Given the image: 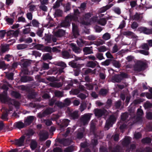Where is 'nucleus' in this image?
Instances as JSON below:
<instances>
[{
	"mask_svg": "<svg viewBox=\"0 0 152 152\" xmlns=\"http://www.w3.org/2000/svg\"><path fill=\"white\" fill-rule=\"evenodd\" d=\"M0 101L4 104L7 102L9 104L14 105L16 108H18L20 105L18 101L9 98L7 96V92L5 91H4L2 94H0Z\"/></svg>",
	"mask_w": 152,
	"mask_h": 152,
	"instance_id": "nucleus-1",
	"label": "nucleus"
},
{
	"mask_svg": "<svg viewBox=\"0 0 152 152\" xmlns=\"http://www.w3.org/2000/svg\"><path fill=\"white\" fill-rule=\"evenodd\" d=\"M73 16L68 15L65 17L64 20L61 21L60 24V27L65 28H69L70 26L71 22L73 21Z\"/></svg>",
	"mask_w": 152,
	"mask_h": 152,
	"instance_id": "nucleus-2",
	"label": "nucleus"
},
{
	"mask_svg": "<svg viewBox=\"0 0 152 152\" xmlns=\"http://www.w3.org/2000/svg\"><path fill=\"white\" fill-rule=\"evenodd\" d=\"M116 118L113 115H110L106 120L105 128L108 130L110 127L112 126L113 124L115 123Z\"/></svg>",
	"mask_w": 152,
	"mask_h": 152,
	"instance_id": "nucleus-3",
	"label": "nucleus"
},
{
	"mask_svg": "<svg viewBox=\"0 0 152 152\" xmlns=\"http://www.w3.org/2000/svg\"><path fill=\"white\" fill-rule=\"evenodd\" d=\"M146 65L145 63L140 61L135 64L134 66V70L135 71L140 72L145 69Z\"/></svg>",
	"mask_w": 152,
	"mask_h": 152,
	"instance_id": "nucleus-4",
	"label": "nucleus"
},
{
	"mask_svg": "<svg viewBox=\"0 0 152 152\" xmlns=\"http://www.w3.org/2000/svg\"><path fill=\"white\" fill-rule=\"evenodd\" d=\"M127 77V75L124 73L115 75L113 77V80L117 83H120L124 78Z\"/></svg>",
	"mask_w": 152,
	"mask_h": 152,
	"instance_id": "nucleus-5",
	"label": "nucleus"
},
{
	"mask_svg": "<svg viewBox=\"0 0 152 152\" xmlns=\"http://www.w3.org/2000/svg\"><path fill=\"white\" fill-rule=\"evenodd\" d=\"M24 135L22 136L18 139H15L14 141H11L14 143L18 147H20L24 145V141L25 139Z\"/></svg>",
	"mask_w": 152,
	"mask_h": 152,
	"instance_id": "nucleus-6",
	"label": "nucleus"
},
{
	"mask_svg": "<svg viewBox=\"0 0 152 152\" xmlns=\"http://www.w3.org/2000/svg\"><path fill=\"white\" fill-rule=\"evenodd\" d=\"M137 29L140 33L146 34H152V28H149L144 27H140Z\"/></svg>",
	"mask_w": 152,
	"mask_h": 152,
	"instance_id": "nucleus-7",
	"label": "nucleus"
},
{
	"mask_svg": "<svg viewBox=\"0 0 152 152\" xmlns=\"http://www.w3.org/2000/svg\"><path fill=\"white\" fill-rule=\"evenodd\" d=\"M91 115L90 114H86L84 115L81 118V121L85 125L88 124L90 120Z\"/></svg>",
	"mask_w": 152,
	"mask_h": 152,
	"instance_id": "nucleus-8",
	"label": "nucleus"
},
{
	"mask_svg": "<svg viewBox=\"0 0 152 152\" xmlns=\"http://www.w3.org/2000/svg\"><path fill=\"white\" fill-rule=\"evenodd\" d=\"M105 110L100 109L96 108L94 110V114L97 118L105 115Z\"/></svg>",
	"mask_w": 152,
	"mask_h": 152,
	"instance_id": "nucleus-9",
	"label": "nucleus"
},
{
	"mask_svg": "<svg viewBox=\"0 0 152 152\" xmlns=\"http://www.w3.org/2000/svg\"><path fill=\"white\" fill-rule=\"evenodd\" d=\"M72 24L73 35L74 38H76L80 35L79 29L75 23H72Z\"/></svg>",
	"mask_w": 152,
	"mask_h": 152,
	"instance_id": "nucleus-10",
	"label": "nucleus"
},
{
	"mask_svg": "<svg viewBox=\"0 0 152 152\" xmlns=\"http://www.w3.org/2000/svg\"><path fill=\"white\" fill-rule=\"evenodd\" d=\"M52 109L50 108H47L44 110L42 113H39L38 114V117L39 118H42L47 115L51 114L52 112Z\"/></svg>",
	"mask_w": 152,
	"mask_h": 152,
	"instance_id": "nucleus-11",
	"label": "nucleus"
},
{
	"mask_svg": "<svg viewBox=\"0 0 152 152\" xmlns=\"http://www.w3.org/2000/svg\"><path fill=\"white\" fill-rule=\"evenodd\" d=\"M19 34V31L17 30L14 31L13 30H10L7 31H6V34L7 37H16L18 36Z\"/></svg>",
	"mask_w": 152,
	"mask_h": 152,
	"instance_id": "nucleus-12",
	"label": "nucleus"
},
{
	"mask_svg": "<svg viewBox=\"0 0 152 152\" xmlns=\"http://www.w3.org/2000/svg\"><path fill=\"white\" fill-rule=\"evenodd\" d=\"M85 131V129L84 128L79 129L76 135V138L77 139L79 140L82 139L83 137Z\"/></svg>",
	"mask_w": 152,
	"mask_h": 152,
	"instance_id": "nucleus-13",
	"label": "nucleus"
},
{
	"mask_svg": "<svg viewBox=\"0 0 152 152\" xmlns=\"http://www.w3.org/2000/svg\"><path fill=\"white\" fill-rule=\"evenodd\" d=\"M65 30L59 29L55 32L54 35L57 37H61L65 35Z\"/></svg>",
	"mask_w": 152,
	"mask_h": 152,
	"instance_id": "nucleus-14",
	"label": "nucleus"
},
{
	"mask_svg": "<svg viewBox=\"0 0 152 152\" xmlns=\"http://www.w3.org/2000/svg\"><path fill=\"white\" fill-rule=\"evenodd\" d=\"M74 14L73 15L70 14H68V15H70L73 17V18L72 19L73 21H77L78 20L79 18L80 17V14L78 9H76L74 10Z\"/></svg>",
	"mask_w": 152,
	"mask_h": 152,
	"instance_id": "nucleus-15",
	"label": "nucleus"
},
{
	"mask_svg": "<svg viewBox=\"0 0 152 152\" xmlns=\"http://www.w3.org/2000/svg\"><path fill=\"white\" fill-rule=\"evenodd\" d=\"M25 123L20 121L15 123L13 125V126L18 129H20L24 128L25 127Z\"/></svg>",
	"mask_w": 152,
	"mask_h": 152,
	"instance_id": "nucleus-16",
	"label": "nucleus"
},
{
	"mask_svg": "<svg viewBox=\"0 0 152 152\" xmlns=\"http://www.w3.org/2000/svg\"><path fill=\"white\" fill-rule=\"evenodd\" d=\"M69 114L71 119L75 120L79 118V115L78 111H75L72 112H70Z\"/></svg>",
	"mask_w": 152,
	"mask_h": 152,
	"instance_id": "nucleus-17",
	"label": "nucleus"
},
{
	"mask_svg": "<svg viewBox=\"0 0 152 152\" xmlns=\"http://www.w3.org/2000/svg\"><path fill=\"white\" fill-rule=\"evenodd\" d=\"M83 51L85 55H87L93 53V47H85L83 48Z\"/></svg>",
	"mask_w": 152,
	"mask_h": 152,
	"instance_id": "nucleus-18",
	"label": "nucleus"
},
{
	"mask_svg": "<svg viewBox=\"0 0 152 152\" xmlns=\"http://www.w3.org/2000/svg\"><path fill=\"white\" fill-rule=\"evenodd\" d=\"M34 119V116H29L26 119L24 120V123L26 126H28L33 122Z\"/></svg>",
	"mask_w": 152,
	"mask_h": 152,
	"instance_id": "nucleus-19",
	"label": "nucleus"
},
{
	"mask_svg": "<svg viewBox=\"0 0 152 152\" xmlns=\"http://www.w3.org/2000/svg\"><path fill=\"white\" fill-rule=\"evenodd\" d=\"M70 121V120L67 119H64L62 122L59 125L61 129H63L64 128L66 127L69 125Z\"/></svg>",
	"mask_w": 152,
	"mask_h": 152,
	"instance_id": "nucleus-20",
	"label": "nucleus"
},
{
	"mask_svg": "<svg viewBox=\"0 0 152 152\" xmlns=\"http://www.w3.org/2000/svg\"><path fill=\"white\" fill-rule=\"evenodd\" d=\"M62 57L64 58L68 59L73 58V56L71 55L67 50H64L61 53Z\"/></svg>",
	"mask_w": 152,
	"mask_h": 152,
	"instance_id": "nucleus-21",
	"label": "nucleus"
},
{
	"mask_svg": "<svg viewBox=\"0 0 152 152\" xmlns=\"http://www.w3.org/2000/svg\"><path fill=\"white\" fill-rule=\"evenodd\" d=\"M9 50V45H2L1 46V49L0 51V54L1 55V54L5 53L6 51H8Z\"/></svg>",
	"mask_w": 152,
	"mask_h": 152,
	"instance_id": "nucleus-22",
	"label": "nucleus"
},
{
	"mask_svg": "<svg viewBox=\"0 0 152 152\" xmlns=\"http://www.w3.org/2000/svg\"><path fill=\"white\" fill-rule=\"evenodd\" d=\"M113 4H108L105 6H104L100 8L99 10V12L100 13H102L104 12L110 8Z\"/></svg>",
	"mask_w": 152,
	"mask_h": 152,
	"instance_id": "nucleus-23",
	"label": "nucleus"
},
{
	"mask_svg": "<svg viewBox=\"0 0 152 152\" xmlns=\"http://www.w3.org/2000/svg\"><path fill=\"white\" fill-rule=\"evenodd\" d=\"M70 45L73 51L76 53H80L81 51L80 49L76 44L72 43L70 44Z\"/></svg>",
	"mask_w": 152,
	"mask_h": 152,
	"instance_id": "nucleus-24",
	"label": "nucleus"
},
{
	"mask_svg": "<svg viewBox=\"0 0 152 152\" xmlns=\"http://www.w3.org/2000/svg\"><path fill=\"white\" fill-rule=\"evenodd\" d=\"M32 77L27 76H23L21 77L20 79L21 81L23 83H26L28 81L32 80Z\"/></svg>",
	"mask_w": 152,
	"mask_h": 152,
	"instance_id": "nucleus-25",
	"label": "nucleus"
},
{
	"mask_svg": "<svg viewBox=\"0 0 152 152\" xmlns=\"http://www.w3.org/2000/svg\"><path fill=\"white\" fill-rule=\"evenodd\" d=\"M131 18L133 20L140 22L142 20V18L140 16V14L137 12H136L134 15H132L131 17Z\"/></svg>",
	"mask_w": 152,
	"mask_h": 152,
	"instance_id": "nucleus-26",
	"label": "nucleus"
},
{
	"mask_svg": "<svg viewBox=\"0 0 152 152\" xmlns=\"http://www.w3.org/2000/svg\"><path fill=\"white\" fill-rule=\"evenodd\" d=\"M109 150L110 152H120V147L118 145H116L113 148L110 146L109 147Z\"/></svg>",
	"mask_w": 152,
	"mask_h": 152,
	"instance_id": "nucleus-27",
	"label": "nucleus"
},
{
	"mask_svg": "<svg viewBox=\"0 0 152 152\" xmlns=\"http://www.w3.org/2000/svg\"><path fill=\"white\" fill-rule=\"evenodd\" d=\"M131 140L130 139V138L129 137L127 136L124 139L122 142V145L124 146L127 147L128 146Z\"/></svg>",
	"mask_w": 152,
	"mask_h": 152,
	"instance_id": "nucleus-28",
	"label": "nucleus"
},
{
	"mask_svg": "<svg viewBox=\"0 0 152 152\" xmlns=\"http://www.w3.org/2000/svg\"><path fill=\"white\" fill-rule=\"evenodd\" d=\"M12 111V110H6L1 115V119H2L4 120L5 121H8V116L9 114V112Z\"/></svg>",
	"mask_w": 152,
	"mask_h": 152,
	"instance_id": "nucleus-29",
	"label": "nucleus"
},
{
	"mask_svg": "<svg viewBox=\"0 0 152 152\" xmlns=\"http://www.w3.org/2000/svg\"><path fill=\"white\" fill-rule=\"evenodd\" d=\"M94 135V138L91 140V143L93 146H95L98 144V139L99 137V136L97 134H95Z\"/></svg>",
	"mask_w": 152,
	"mask_h": 152,
	"instance_id": "nucleus-30",
	"label": "nucleus"
},
{
	"mask_svg": "<svg viewBox=\"0 0 152 152\" xmlns=\"http://www.w3.org/2000/svg\"><path fill=\"white\" fill-rule=\"evenodd\" d=\"M40 139L42 141L45 140L48 138V134L46 132L39 133Z\"/></svg>",
	"mask_w": 152,
	"mask_h": 152,
	"instance_id": "nucleus-31",
	"label": "nucleus"
},
{
	"mask_svg": "<svg viewBox=\"0 0 152 152\" xmlns=\"http://www.w3.org/2000/svg\"><path fill=\"white\" fill-rule=\"evenodd\" d=\"M106 19L107 20L104 18H101L98 21V23L102 26H105L107 23V20L109 19V18L108 17H107Z\"/></svg>",
	"mask_w": 152,
	"mask_h": 152,
	"instance_id": "nucleus-32",
	"label": "nucleus"
},
{
	"mask_svg": "<svg viewBox=\"0 0 152 152\" xmlns=\"http://www.w3.org/2000/svg\"><path fill=\"white\" fill-rule=\"evenodd\" d=\"M96 129L95 123L93 122H91L90 124V130L91 132H92L94 135L96 134L95 133V132Z\"/></svg>",
	"mask_w": 152,
	"mask_h": 152,
	"instance_id": "nucleus-33",
	"label": "nucleus"
},
{
	"mask_svg": "<svg viewBox=\"0 0 152 152\" xmlns=\"http://www.w3.org/2000/svg\"><path fill=\"white\" fill-rule=\"evenodd\" d=\"M108 92V90L106 89L101 88L99 91V94L103 96H105Z\"/></svg>",
	"mask_w": 152,
	"mask_h": 152,
	"instance_id": "nucleus-34",
	"label": "nucleus"
},
{
	"mask_svg": "<svg viewBox=\"0 0 152 152\" xmlns=\"http://www.w3.org/2000/svg\"><path fill=\"white\" fill-rule=\"evenodd\" d=\"M11 95L16 99L20 98L21 96V94L15 91H12L11 93Z\"/></svg>",
	"mask_w": 152,
	"mask_h": 152,
	"instance_id": "nucleus-35",
	"label": "nucleus"
},
{
	"mask_svg": "<svg viewBox=\"0 0 152 152\" xmlns=\"http://www.w3.org/2000/svg\"><path fill=\"white\" fill-rule=\"evenodd\" d=\"M83 75H87L93 72L92 70L90 68H84L83 69Z\"/></svg>",
	"mask_w": 152,
	"mask_h": 152,
	"instance_id": "nucleus-36",
	"label": "nucleus"
},
{
	"mask_svg": "<svg viewBox=\"0 0 152 152\" xmlns=\"http://www.w3.org/2000/svg\"><path fill=\"white\" fill-rule=\"evenodd\" d=\"M151 141L152 139L148 137L143 138L141 140V142L143 144H149L151 142Z\"/></svg>",
	"mask_w": 152,
	"mask_h": 152,
	"instance_id": "nucleus-37",
	"label": "nucleus"
},
{
	"mask_svg": "<svg viewBox=\"0 0 152 152\" xmlns=\"http://www.w3.org/2000/svg\"><path fill=\"white\" fill-rule=\"evenodd\" d=\"M50 84L51 86L58 88L62 87L63 85V84L61 82H55L50 83Z\"/></svg>",
	"mask_w": 152,
	"mask_h": 152,
	"instance_id": "nucleus-38",
	"label": "nucleus"
},
{
	"mask_svg": "<svg viewBox=\"0 0 152 152\" xmlns=\"http://www.w3.org/2000/svg\"><path fill=\"white\" fill-rule=\"evenodd\" d=\"M37 143L35 140H32L30 144V147L32 150H34L37 147Z\"/></svg>",
	"mask_w": 152,
	"mask_h": 152,
	"instance_id": "nucleus-39",
	"label": "nucleus"
},
{
	"mask_svg": "<svg viewBox=\"0 0 152 152\" xmlns=\"http://www.w3.org/2000/svg\"><path fill=\"white\" fill-rule=\"evenodd\" d=\"M36 93L33 91H29L27 94V97L29 99H34L36 96Z\"/></svg>",
	"mask_w": 152,
	"mask_h": 152,
	"instance_id": "nucleus-40",
	"label": "nucleus"
},
{
	"mask_svg": "<svg viewBox=\"0 0 152 152\" xmlns=\"http://www.w3.org/2000/svg\"><path fill=\"white\" fill-rule=\"evenodd\" d=\"M42 59L43 60L45 61L47 60H51L52 59V56H50V53H46L43 54Z\"/></svg>",
	"mask_w": 152,
	"mask_h": 152,
	"instance_id": "nucleus-41",
	"label": "nucleus"
},
{
	"mask_svg": "<svg viewBox=\"0 0 152 152\" xmlns=\"http://www.w3.org/2000/svg\"><path fill=\"white\" fill-rule=\"evenodd\" d=\"M129 115L128 113L126 112L123 113L121 115V120L123 121L128 120Z\"/></svg>",
	"mask_w": 152,
	"mask_h": 152,
	"instance_id": "nucleus-42",
	"label": "nucleus"
},
{
	"mask_svg": "<svg viewBox=\"0 0 152 152\" xmlns=\"http://www.w3.org/2000/svg\"><path fill=\"white\" fill-rule=\"evenodd\" d=\"M63 12L60 9H57L55 10L54 15L55 17H60L62 16Z\"/></svg>",
	"mask_w": 152,
	"mask_h": 152,
	"instance_id": "nucleus-43",
	"label": "nucleus"
},
{
	"mask_svg": "<svg viewBox=\"0 0 152 152\" xmlns=\"http://www.w3.org/2000/svg\"><path fill=\"white\" fill-rule=\"evenodd\" d=\"M96 63H98L96 61H95L94 62L93 61H89L87 63L88 66L89 67L93 68H94L96 66Z\"/></svg>",
	"mask_w": 152,
	"mask_h": 152,
	"instance_id": "nucleus-44",
	"label": "nucleus"
},
{
	"mask_svg": "<svg viewBox=\"0 0 152 152\" xmlns=\"http://www.w3.org/2000/svg\"><path fill=\"white\" fill-rule=\"evenodd\" d=\"M111 63L113 66L116 68H119L121 66V64L118 61L116 60H112Z\"/></svg>",
	"mask_w": 152,
	"mask_h": 152,
	"instance_id": "nucleus-45",
	"label": "nucleus"
},
{
	"mask_svg": "<svg viewBox=\"0 0 152 152\" xmlns=\"http://www.w3.org/2000/svg\"><path fill=\"white\" fill-rule=\"evenodd\" d=\"M112 59H107L104 62L101 63V65L104 66H108L111 63Z\"/></svg>",
	"mask_w": 152,
	"mask_h": 152,
	"instance_id": "nucleus-46",
	"label": "nucleus"
},
{
	"mask_svg": "<svg viewBox=\"0 0 152 152\" xmlns=\"http://www.w3.org/2000/svg\"><path fill=\"white\" fill-rule=\"evenodd\" d=\"M112 100L110 99H108L106 103V108L108 109L111 107L112 106Z\"/></svg>",
	"mask_w": 152,
	"mask_h": 152,
	"instance_id": "nucleus-47",
	"label": "nucleus"
},
{
	"mask_svg": "<svg viewBox=\"0 0 152 152\" xmlns=\"http://www.w3.org/2000/svg\"><path fill=\"white\" fill-rule=\"evenodd\" d=\"M34 47L38 50H42L44 49V46L42 44H37L35 45Z\"/></svg>",
	"mask_w": 152,
	"mask_h": 152,
	"instance_id": "nucleus-48",
	"label": "nucleus"
},
{
	"mask_svg": "<svg viewBox=\"0 0 152 152\" xmlns=\"http://www.w3.org/2000/svg\"><path fill=\"white\" fill-rule=\"evenodd\" d=\"M17 48L18 50H22L27 48V45L25 44H19L17 45Z\"/></svg>",
	"mask_w": 152,
	"mask_h": 152,
	"instance_id": "nucleus-49",
	"label": "nucleus"
},
{
	"mask_svg": "<svg viewBox=\"0 0 152 152\" xmlns=\"http://www.w3.org/2000/svg\"><path fill=\"white\" fill-rule=\"evenodd\" d=\"M45 40L48 43H50L52 42L51 35H48L46 36L45 37Z\"/></svg>",
	"mask_w": 152,
	"mask_h": 152,
	"instance_id": "nucleus-50",
	"label": "nucleus"
},
{
	"mask_svg": "<svg viewBox=\"0 0 152 152\" xmlns=\"http://www.w3.org/2000/svg\"><path fill=\"white\" fill-rule=\"evenodd\" d=\"M111 35L110 34L108 33H106L103 34L102 38L103 39L105 40H107L109 39Z\"/></svg>",
	"mask_w": 152,
	"mask_h": 152,
	"instance_id": "nucleus-51",
	"label": "nucleus"
},
{
	"mask_svg": "<svg viewBox=\"0 0 152 152\" xmlns=\"http://www.w3.org/2000/svg\"><path fill=\"white\" fill-rule=\"evenodd\" d=\"M32 24L33 26L36 27H38L39 24V22L36 19H33L32 20Z\"/></svg>",
	"mask_w": 152,
	"mask_h": 152,
	"instance_id": "nucleus-52",
	"label": "nucleus"
},
{
	"mask_svg": "<svg viewBox=\"0 0 152 152\" xmlns=\"http://www.w3.org/2000/svg\"><path fill=\"white\" fill-rule=\"evenodd\" d=\"M103 54L101 53H97L96 54V58L100 60H101L103 59H104V58L103 57Z\"/></svg>",
	"mask_w": 152,
	"mask_h": 152,
	"instance_id": "nucleus-53",
	"label": "nucleus"
},
{
	"mask_svg": "<svg viewBox=\"0 0 152 152\" xmlns=\"http://www.w3.org/2000/svg\"><path fill=\"white\" fill-rule=\"evenodd\" d=\"M146 117L147 119L152 120V112L148 111L146 113Z\"/></svg>",
	"mask_w": 152,
	"mask_h": 152,
	"instance_id": "nucleus-54",
	"label": "nucleus"
},
{
	"mask_svg": "<svg viewBox=\"0 0 152 152\" xmlns=\"http://www.w3.org/2000/svg\"><path fill=\"white\" fill-rule=\"evenodd\" d=\"M71 103V101L69 98H67L64 101V106H68L70 105Z\"/></svg>",
	"mask_w": 152,
	"mask_h": 152,
	"instance_id": "nucleus-55",
	"label": "nucleus"
},
{
	"mask_svg": "<svg viewBox=\"0 0 152 152\" xmlns=\"http://www.w3.org/2000/svg\"><path fill=\"white\" fill-rule=\"evenodd\" d=\"M85 85L86 87V88L87 90H92L94 88V85L92 84L86 83Z\"/></svg>",
	"mask_w": 152,
	"mask_h": 152,
	"instance_id": "nucleus-56",
	"label": "nucleus"
},
{
	"mask_svg": "<svg viewBox=\"0 0 152 152\" xmlns=\"http://www.w3.org/2000/svg\"><path fill=\"white\" fill-rule=\"evenodd\" d=\"M121 103L122 102L121 100H119L116 102L115 104V106L116 108L119 109L121 105Z\"/></svg>",
	"mask_w": 152,
	"mask_h": 152,
	"instance_id": "nucleus-57",
	"label": "nucleus"
},
{
	"mask_svg": "<svg viewBox=\"0 0 152 152\" xmlns=\"http://www.w3.org/2000/svg\"><path fill=\"white\" fill-rule=\"evenodd\" d=\"M43 32L42 28H39L37 31L36 34L39 37H42V36Z\"/></svg>",
	"mask_w": 152,
	"mask_h": 152,
	"instance_id": "nucleus-58",
	"label": "nucleus"
},
{
	"mask_svg": "<svg viewBox=\"0 0 152 152\" xmlns=\"http://www.w3.org/2000/svg\"><path fill=\"white\" fill-rule=\"evenodd\" d=\"M55 94L56 97H62L63 96V92L60 91H57L55 92Z\"/></svg>",
	"mask_w": 152,
	"mask_h": 152,
	"instance_id": "nucleus-59",
	"label": "nucleus"
},
{
	"mask_svg": "<svg viewBox=\"0 0 152 152\" xmlns=\"http://www.w3.org/2000/svg\"><path fill=\"white\" fill-rule=\"evenodd\" d=\"M32 54L34 56L36 57H40L41 53H40L37 50H34L32 51Z\"/></svg>",
	"mask_w": 152,
	"mask_h": 152,
	"instance_id": "nucleus-60",
	"label": "nucleus"
},
{
	"mask_svg": "<svg viewBox=\"0 0 152 152\" xmlns=\"http://www.w3.org/2000/svg\"><path fill=\"white\" fill-rule=\"evenodd\" d=\"M119 135L118 134H115L112 136V137L113 138L115 142L118 141L119 140Z\"/></svg>",
	"mask_w": 152,
	"mask_h": 152,
	"instance_id": "nucleus-61",
	"label": "nucleus"
},
{
	"mask_svg": "<svg viewBox=\"0 0 152 152\" xmlns=\"http://www.w3.org/2000/svg\"><path fill=\"white\" fill-rule=\"evenodd\" d=\"M145 108L149 109L152 107V104L149 102H147L144 104Z\"/></svg>",
	"mask_w": 152,
	"mask_h": 152,
	"instance_id": "nucleus-62",
	"label": "nucleus"
},
{
	"mask_svg": "<svg viewBox=\"0 0 152 152\" xmlns=\"http://www.w3.org/2000/svg\"><path fill=\"white\" fill-rule=\"evenodd\" d=\"M67 140L66 139L62 138L60 139L58 141L60 143L63 144L64 145H65L67 144Z\"/></svg>",
	"mask_w": 152,
	"mask_h": 152,
	"instance_id": "nucleus-63",
	"label": "nucleus"
},
{
	"mask_svg": "<svg viewBox=\"0 0 152 152\" xmlns=\"http://www.w3.org/2000/svg\"><path fill=\"white\" fill-rule=\"evenodd\" d=\"M97 38V37L94 35H91L88 37L87 39L89 40H95Z\"/></svg>",
	"mask_w": 152,
	"mask_h": 152,
	"instance_id": "nucleus-64",
	"label": "nucleus"
}]
</instances>
